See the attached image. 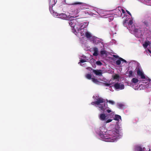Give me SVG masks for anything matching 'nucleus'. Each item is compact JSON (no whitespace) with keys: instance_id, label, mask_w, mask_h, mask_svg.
I'll list each match as a JSON object with an SVG mask.
<instances>
[{"instance_id":"nucleus-14","label":"nucleus","mask_w":151,"mask_h":151,"mask_svg":"<svg viewBox=\"0 0 151 151\" xmlns=\"http://www.w3.org/2000/svg\"><path fill=\"white\" fill-rule=\"evenodd\" d=\"M150 42L148 41H146L143 44V47L146 48L147 47V46L149 45Z\"/></svg>"},{"instance_id":"nucleus-18","label":"nucleus","mask_w":151,"mask_h":151,"mask_svg":"<svg viewBox=\"0 0 151 151\" xmlns=\"http://www.w3.org/2000/svg\"><path fill=\"white\" fill-rule=\"evenodd\" d=\"M91 80L94 83H96L98 82L97 79H95L94 78H92Z\"/></svg>"},{"instance_id":"nucleus-6","label":"nucleus","mask_w":151,"mask_h":151,"mask_svg":"<svg viewBox=\"0 0 151 151\" xmlns=\"http://www.w3.org/2000/svg\"><path fill=\"white\" fill-rule=\"evenodd\" d=\"M137 75L140 76L142 79H145V77L143 73L142 70H140L139 69H138L137 71Z\"/></svg>"},{"instance_id":"nucleus-38","label":"nucleus","mask_w":151,"mask_h":151,"mask_svg":"<svg viewBox=\"0 0 151 151\" xmlns=\"http://www.w3.org/2000/svg\"><path fill=\"white\" fill-rule=\"evenodd\" d=\"M126 20L125 21H124L123 24H124V25H125V24L126 23Z\"/></svg>"},{"instance_id":"nucleus-32","label":"nucleus","mask_w":151,"mask_h":151,"mask_svg":"<svg viewBox=\"0 0 151 151\" xmlns=\"http://www.w3.org/2000/svg\"><path fill=\"white\" fill-rule=\"evenodd\" d=\"M139 30V29L135 28L134 29V31L135 32H138Z\"/></svg>"},{"instance_id":"nucleus-40","label":"nucleus","mask_w":151,"mask_h":151,"mask_svg":"<svg viewBox=\"0 0 151 151\" xmlns=\"http://www.w3.org/2000/svg\"><path fill=\"white\" fill-rule=\"evenodd\" d=\"M83 24H84V22Z\"/></svg>"},{"instance_id":"nucleus-7","label":"nucleus","mask_w":151,"mask_h":151,"mask_svg":"<svg viewBox=\"0 0 151 151\" xmlns=\"http://www.w3.org/2000/svg\"><path fill=\"white\" fill-rule=\"evenodd\" d=\"M93 72L95 73V74L97 76H101L102 75V72L101 70H95L92 69Z\"/></svg>"},{"instance_id":"nucleus-15","label":"nucleus","mask_w":151,"mask_h":151,"mask_svg":"<svg viewBox=\"0 0 151 151\" xmlns=\"http://www.w3.org/2000/svg\"><path fill=\"white\" fill-rule=\"evenodd\" d=\"M69 24L71 27L74 28L75 24V23L72 22V21H69Z\"/></svg>"},{"instance_id":"nucleus-26","label":"nucleus","mask_w":151,"mask_h":151,"mask_svg":"<svg viewBox=\"0 0 151 151\" xmlns=\"http://www.w3.org/2000/svg\"><path fill=\"white\" fill-rule=\"evenodd\" d=\"M133 23V21L132 20H130L129 21L128 23V25H132Z\"/></svg>"},{"instance_id":"nucleus-21","label":"nucleus","mask_w":151,"mask_h":151,"mask_svg":"<svg viewBox=\"0 0 151 151\" xmlns=\"http://www.w3.org/2000/svg\"><path fill=\"white\" fill-rule=\"evenodd\" d=\"M121 63V60L120 59H119L116 61V64L118 65H120Z\"/></svg>"},{"instance_id":"nucleus-24","label":"nucleus","mask_w":151,"mask_h":151,"mask_svg":"<svg viewBox=\"0 0 151 151\" xmlns=\"http://www.w3.org/2000/svg\"><path fill=\"white\" fill-rule=\"evenodd\" d=\"M129 77H131L132 76L133 71L132 70H130L129 72Z\"/></svg>"},{"instance_id":"nucleus-34","label":"nucleus","mask_w":151,"mask_h":151,"mask_svg":"<svg viewBox=\"0 0 151 151\" xmlns=\"http://www.w3.org/2000/svg\"><path fill=\"white\" fill-rule=\"evenodd\" d=\"M126 12L130 16H132V15L130 13V12L126 10Z\"/></svg>"},{"instance_id":"nucleus-35","label":"nucleus","mask_w":151,"mask_h":151,"mask_svg":"<svg viewBox=\"0 0 151 151\" xmlns=\"http://www.w3.org/2000/svg\"><path fill=\"white\" fill-rule=\"evenodd\" d=\"M106 111L108 113H109L111 112V111L110 110L107 109L106 110Z\"/></svg>"},{"instance_id":"nucleus-12","label":"nucleus","mask_w":151,"mask_h":151,"mask_svg":"<svg viewBox=\"0 0 151 151\" xmlns=\"http://www.w3.org/2000/svg\"><path fill=\"white\" fill-rule=\"evenodd\" d=\"M136 150L137 151H145L144 148L140 146H138L136 147Z\"/></svg>"},{"instance_id":"nucleus-22","label":"nucleus","mask_w":151,"mask_h":151,"mask_svg":"<svg viewBox=\"0 0 151 151\" xmlns=\"http://www.w3.org/2000/svg\"><path fill=\"white\" fill-rule=\"evenodd\" d=\"M118 108L120 109L123 108L124 106V105L122 104H118Z\"/></svg>"},{"instance_id":"nucleus-19","label":"nucleus","mask_w":151,"mask_h":151,"mask_svg":"<svg viewBox=\"0 0 151 151\" xmlns=\"http://www.w3.org/2000/svg\"><path fill=\"white\" fill-rule=\"evenodd\" d=\"M143 23L146 26L148 27V26L149 22L145 20V21H144Z\"/></svg>"},{"instance_id":"nucleus-11","label":"nucleus","mask_w":151,"mask_h":151,"mask_svg":"<svg viewBox=\"0 0 151 151\" xmlns=\"http://www.w3.org/2000/svg\"><path fill=\"white\" fill-rule=\"evenodd\" d=\"M119 119H121V116L118 115L116 114L115 116V117L114 118V119L116 121H119Z\"/></svg>"},{"instance_id":"nucleus-8","label":"nucleus","mask_w":151,"mask_h":151,"mask_svg":"<svg viewBox=\"0 0 151 151\" xmlns=\"http://www.w3.org/2000/svg\"><path fill=\"white\" fill-rule=\"evenodd\" d=\"M59 17L63 19H67L68 17L66 14L64 13H61L59 14Z\"/></svg>"},{"instance_id":"nucleus-20","label":"nucleus","mask_w":151,"mask_h":151,"mask_svg":"<svg viewBox=\"0 0 151 151\" xmlns=\"http://www.w3.org/2000/svg\"><path fill=\"white\" fill-rule=\"evenodd\" d=\"M86 78H87V79H91V74H87L86 76Z\"/></svg>"},{"instance_id":"nucleus-36","label":"nucleus","mask_w":151,"mask_h":151,"mask_svg":"<svg viewBox=\"0 0 151 151\" xmlns=\"http://www.w3.org/2000/svg\"><path fill=\"white\" fill-rule=\"evenodd\" d=\"M82 4V3H81V2H76V3H74V4Z\"/></svg>"},{"instance_id":"nucleus-23","label":"nucleus","mask_w":151,"mask_h":151,"mask_svg":"<svg viewBox=\"0 0 151 151\" xmlns=\"http://www.w3.org/2000/svg\"><path fill=\"white\" fill-rule=\"evenodd\" d=\"M96 63L97 65L100 66H101L102 65V63L99 61H96Z\"/></svg>"},{"instance_id":"nucleus-2","label":"nucleus","mask_w":151,"mask_h":151,"mask_svg":"<svg viewBox=\"0 0 151 151\" xmlns=\"http://www.w3.org/2000/svg\"><path fill=\"white\" fill-rule=\"evenodd\" d=\"M91 104L93 105H97L99 108L100 111H102L103 112L105 111L107 108L105 105L104 99L101 98H98L96 101L92 102Z\"/></svg>"},{"instance_id":"nucleus-37","label":"nucleus","mask_w":151,"mask_h":151,"mask_svg":"<svg viewBox=\"0 0 151 151\" xmlns=\"http://www.w3.org/2000/svg\"><path fill=\"white\" fill-rule=\"evenodd\" d=\"M122 13L124 14L125 13V11H124V9H122Z\"/></svg>"},{"instance_id":"nucleus-28","label":"nucleus","mask_w":151,"mask_h":151,"mask_svg":"<svg viewBox=\"0 0 151 151\" xmlns=\"http://www.w3.org/2000/svg\"><path fill=\"white\" fill-rule=\"evenodd\" d=\"M108 101L109 103L111 104L112 105H113L114 104V102L112 101L109 100Z\"/></svg>"},{"instance_id":"nucleus-5","label":"nucleus","mask_w":151,"mask_h":151,"mask_svg":"<svg viewBox=\"0 0 151 151\" xmlns=\"http://www.w3.org/2000/svg\"><path fill=\"white\" fill-rule=\"evenodd\" d=\"M109 115V114L106 115L104 113H101L99 115V118L101 121H106L109 118V117H108Z\"/></svg>"},{"instance_id":"nucleus-4","label":"nucleus","mask_w":151,"mask_h":151,"mask_svg":"<svg viewBox=\"0 0 151 151\" xmlns=\"http://www.w3.org/2000/svg\"><path fill=\"white\" fill-rule=\"evenodd\" d=\"M113 86L115 90H122L124 88V85L120 83H116L114 84Z\"/></svg>"},{"instance_id":"nucleus-17","label":"nucleus","mask_w":151,"mask_h":151,"mask_svg":"<svg viewBox=\"0 0 151 151\" xmlns=\"http://www.w3.org/2000/svg\"><path fill=\"white\" fill-rule=\"evenodd\" d=\"M138 80L136 78H133L132 79V81L134 83H136L138 81Z\"/></svg>"},{"instance_id":"nucleus-41","label":"nucleus","mask_w":151,"mask_h":151,"mask_svg":"<svg viewBox=\"0 0 151 151\" xmlns=\"http://www.w3.org/2000/svg\"><path fill=\"white\" fill-rule=\"evenodd\" d=\"M50 8H51V7H49V9H50Z\"/></svg>"},{"instance_id":"nucleus-30","label":"nucleus","mask_w":151,"mask_h":151,"mask_svg":"<svg viewBox=\"0 0 151 151\" xmlns=\"http://www.w3.org/2000/svg\"><path fill=\"white\" fill-rule=\"evenodd\" d=\"M112 120V119H109L106 121V123H109V122H111Z\"/></svg>"},{"instance_id":"nucleus-3","label":"nucleus","mask_w":151,"mask_h":151,"mask_svg":"<svg viewBox=\"0 0 151 151\" xmlns=\"http://www.w3.org/2000/svg\"><path fill=\"white\" fill-rule=\"evenodd\" d=\"M84 23L85 24H82L81 25L80 28H79V29H78V32L81 33V36L83 35L84 34V33L83 32H85L86 31V29H83L86 28L88 24L86 22H84Z\"/></svg>"},{"instance_id":"nucleus-9","label":"nucleus","mask_w":151,"mask_h":151,"mask_svg":"<svg viewBox=\"0 0 151 151\" xmlns=\"http://www.w3.org/2000/svg\"><path fill=\"white\" fill-rule=\"evenodd\" d=\"M56 2V0H50V4L52 7H53L55 4Z\"/></svg>"},{"instance_id":"nucleus-1","label":"nucleus","mask_w":151,"mask_h":151,"mask_svg":"<svg viewBox=\"0 0 151 151\" xmlns=\"http://www.w3.org/2000/svg\"><path fill=\"white\" fill-rule=\"evenodd\" d=\"M100 136L102 139L107 142H114L116 140L120 135L119 130L114 128L112 130L106 131L104 128H100Z\"/></svg>"},{"instance_id":"nucleus-16","label":"nucleus","mask_w":151,"mask_h":151,"mask_svg":"<svg viewBox=\"0 0 151 151\" xmlns=\"http://www.w3.org/2000/svg\"><path fill=\"white\" fill-rule=\"evenodd\" d=\"M85 32V35L87 38H88L91 37V34L89 32L86 31Z\"/></svg>"},{"instance_id":"nucleus-33","label":"nucleus","mask_w":151,"mask_h":151,"mask_svg":"<svg viewBox=\"0 0 151 151\" xmlns=\"http://www.w3.org/2000/svg\"><path fill=\"white\" fill-rule=\"evenodd\" d=\"M105 86H109L111 85V84L109 83H105Z\"/></svg>"},{"instance_id":"nucleus-39","label":"nucleus","mask_w":151,"mask_h":151,"mask_svg":"<svg viewBox=\"0 0 151 151\" xmlns=\"http://www.w3.org/2000/svg\"><path fill=\"white\" fill-rule=\"evenodd\" d=\"M148 51L150 53H151V51L150 50H148Z\"/></svg>"},{"instance_id":"nucleus-25","label":"nucleus","mask_w":151,"mask_h":151,"mask_svg":"<svg viewBox=\"0 0 151 151\" xmlns=\"http://www.w3.org/2000/svg\"><path fill=\"white\" fill-rule=\"evenodd\" d=\"M106 51L104 50H101L100 53L101 55H104L106 54Z\"/></svg>"},{"instance_id":"nucleus-31","label":"nucleus","mask_w":151,"mask_h":151,"mask_svg":"<svg viewBox=\"0 0 151 151\" xmlns=\"http://www.w3.org/2000/svg\"><path fill=\"white\" fill-rule=\"evenodd\" d=\"M113 56L116 58H119V56L118 55H113Z\"/></svg>"},{"instance_id":"nucleus-13","label":"nucleus","mask_w":151,"mask_h":151,"mask_svg":"<svg viewBox=\"0 0 151 151\" xmlns=\"http://www.w3.org/2000/svg\"><path fill=\"white\" fill-rule=\"evenodd\" d=\"M113 80H114L115 79H117L118 81H119V76L118 74H115L114 75L113 77Z\"/></svg>"},{"instance_id":"nucleus-27","label":"nucleus","mask_w":151,"mask_h":151,"mask_svg":"<svg viewBox=\"0 0 151 151\" xmlns=\"http://www.w3.org/2000/svg\"><path fill=\"white\" fill-rule=\"evenodd\" d=\"M119 59H120V60H121V61H123L125 63L127 62V61L125 60H124V59H123L122 58H121L119 57Z\"/></svg>"},{"instance_id":"nucleus-10","label":"nucleus","mask_w":151,"mask_h":151,"mask_svg":"<svg viewBox=\"0 0 151 151\" xmlns=\"http://www.w3.org/2000/svg\"><path fill=\"white\" fill-rule=\"evenodd\" d=\"M94 51L93 55L95 56H97L98 55V50L97 48L96 47L94 48Z\"/></svg>"},{"instance_id":"nucleus-29","label":"nucleus","mask_w":151,"mask_h":151,"mask_svg":"<svg viewBox=\"0 0 151 151\" xmlns=\"http://www.w3.org/2000/svg\"><path fill=\"white\" fill-rule=\"evenodd\" d=\"M86 62V60L85 59H82L80 60V62L81 63H83Z\"/></svg>"}]
</instances>
